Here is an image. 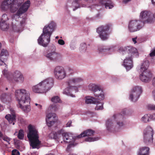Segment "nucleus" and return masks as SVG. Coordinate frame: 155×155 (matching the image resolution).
I'll use <instances>...</instances> for the list:
<instances>
[{
	"instance_id": "1",
	"label": "nucleus",
	"mask_w": 155,
	"mask_h": 155,
	"mask_svg": "<svg viewBox=\"0 0 155 155\" xmlns=\"http://www.w3.org/2000/svg\"><path fill=\"white\" fill-rule=\"evenodd\" d=\"M24 0H15L14 6L18 8L16 14L13 15L11 17L10 26L15 31H21L25 23L26 18L22 15V14L26 12L30 5L29 0H27L23 3Z\"/></svg>"
},
{
	"instance_id": "2",
	"label": "nucleus",
	"mask_w": 155,
	"mask_h": 155,
	"mask_svg": "<svg viewBox=\"0 0 155 155\" xmlns=\"http://www.w3.org/2000/svg\"><path fill=\"white\" fill-rule=\"evenodd\" d=\"M153 15L150 12L144 11L140 15V20H132L128 25V31L130 32H134L142 28L145 23H151L154 21Z\"/></svg>"
},
{
	"instance_id": "3",
	"label": "nucleus",
	"mask_w": 155,
	"mask_h": 155,
	"mask_svg": "<svg viewBox=\"0 0 155 155\" xmlns=\"http://www.w3.org/2000/svg\"><path fill=\"white\" fill-rule=\"evenodd\" d=\"M15 96L19 107L25 112H29L31 108L29 105L30 98L28 91L25 89H18L15 91Z\"/></svg>"
},
{
	"instance_id": "4",
	"label": "nucleus",
	"mask_w": 155,
	"mask_h": 155,
	"mask_svg": "<svg viewBox=\"0 0 155 155\" xmlns=\"http://www.w3.org/2000/svg\"><path fill=\"white\" fill-rule=\"evenodd\" d=\"M56 23L51 21L44 27L42 33L38 40V44L43 47H47L50 41L51 36L56 28Z\"/></svg>"
},
{
	"instance_id": "5",
	"label": "nucleus",
	"mask_w": 155,
	"mask_h": 155,
	"mask_svg": "<svg viewBox=\"0 0 155 155\" xmlns=\"http://www.w3.org/2000/svg\"><path fill=\"white\" fill-rule=\"evenodd\" d=\"M123 54L125 55L123 65L127 71H129L133 67V57H137L138 56L137 49L131 46H127L120 48Z\"/></svg>"
},
{
	"instance_id": "6",
	"label": "nucleus",
	"mask_w": 155,
	"mask_h": 155,
	"mask_svg": "<svg viewBox=\"0 0 155 155\" xmlns=\"http://www.w3.org/2000/svg\"><path fill=\"white\" fill-rule=\"evenodd\" d=\"M121 117L120 114H116L107 119L105 124L107 130L112 132L120 131L124 125L123 122L119 120Z\"/></svg>"
},
{
	"instance_id": "7",
	"label": "nucleus",
	"mask_w": 155,
	"mask_h": 155,
	"mask_svg": "<svg viewBox=\"0 0 155 155\" xmlns=\"http://www.w3.org/2000/svg\"><path fill=\"white\" fill-rule=\"evenodd\" d=\"M54 81L52 78H48L41 81L32 87L31 90L34 93L45 94L53 87Z\"/></svg>"
},
{
	"instance_id": "8",
	"label": "nucleus",
	"mask_w": 155,
	"mask_h": 155,
	"mask_svg": "<svg viewBox=\"0 0 155 155\" xmlns=\"http://www.w3.org/2000/svg\"><path fill=\"white\" fill-rule=\"evenodd\" d=\"M27 136L32 148H39L40 141L39 140V133L36 127L34 125H29L28 127Z\"/></svg>"
},
{
	"instance_id": "9",
	"label": "nucleus",
	"mask_w": 155,
	"mask_h": 155,
	"mask_svg": "<svg viewBox=\"0 0 155 155\" xmlns=\"http://www.w3.org/2000/svg\"><path fill=\"white\" fill-rule=\"evenodd\" d=\"M58 134L60 135H62L64 143H69L66 149L67 151L69 152L70 148L76 145V143L74 142V141L76 139L79 138L78 137H77V136L73 137L71 134L68 133L62 130L58 131Z\"/></svg>"
},
{
	"instance_id": "10",
	"label": "nucleus",
	"mask_w": 155,
	"mask_h": 155,
	"mask_svg": "<svg viewBox=\"0 0 155 155\" xmlns=\"http://www.w3.org/2000/svg\"><path fill=\"white\" fill-rule=\"evenodd\" d=\"M0 9L4 12L9 10L11 13H14L17 11L18 8L14 6V2L12 0H1Z\"/></svg>"
},
{
	"instance_id": "11",
	"label": "nucleus",
	"mask_w": 155,
	"mask_h": 155,
	"mask_svg": "<svg viewBox=\"0 0 155 155\" xmlns=\"http://www.w3.org/2000/svg\"><path fill=\"white\" fill-rule=\"evenodd\" d=\"M45 56L49 60L56 61L61 60L62 56L60 54L56 51V48L54 46L50 47Z\"/></svg>"
},
{
	"instance_id": "12",
	"label": "nucleus",
	"mask_w": 155,
	"mask_h": 155,
	"mask_svg": "<svg viewBox=\"0 0 155 155\" xmlns=\"http://www.w3.org/2000/svg\"><path fill=\"white\" fill-rule=\"evenodd\" d=\"M111 26V24H108L100 26L97 28V32L102 40H105L108 39L109 34L108 31Z\"/></svg>"
},
{
	"instance_id": "13",
	"label": "nucleus",
	"mask_w": 155,
	"mask_h": 155,
	"mask_svg": "<svg viewBox=\"0 0 155 155\" xmlns=\"http://www.w3.org/2000/svg\"><path fill=\"white\" fill-rule=\"evenodd\" d=\"M154 132L153 128L150 126L147 127L143 131V140L146 143L150 144L153 143V135Z\"/></svg>"
},
{
	"instance_id": "14",
	"label": "nucleus",
	"mask_w": 155,
	"mask_h": 155,
	"mask_svg": "<svg viewBox=\"0 0 155 155\" xmlns=\"http://www.w3.org/2000/svg\"><path fill=\"white\" fill-rule=\"evenodd\" d=\"M142 92V90L141 87H134L131 90L130 93L129 99L133 102L137 101L139 98Z\"/></svg>"
},
{
	"instance_id": "15",
	"label": "nucleus",
	"mask_w": 155,
	"mask_h": 155,
	"mask_svg": "<svg viewBox=\"0 0 155 155\" xmlns=\"http://www.w3.org/2000/svg\"><path fill=\"white\" fill-rule=\"evenodd\" d=\"M54 73L55 78L59 80L64 78L67 75L65 70L61 66H56L54 69Z\"/></svg>"
},
{
	"instance_id": "16",
	"label": "nucleus",
	"mask_w": 155,
	"mask_h": 155,
	"mask_svg": "<svg viewBox=\"0 0 155 155\" xmlns=\"http://www.w3.org/2000/svg\"><path fill=\"white\" fill-rule=\"evenodd\" d=\"M78 91V87L75 86H69L64 90V94L70 96L72 97H75L74 94Z\"/></svg>"
},
{
	"instance_id": "17",
	"label": "nucleus",
	"mask_w": 155,
	"mask_h": 155,
	"mask_svg": "<svg viewBox=\"0 0 155 155\" xmlns=\"http://www.w3.org/2000/svg\"><path fill=\"white\" fill-rule=\"evenodd\" d=\"M57 117L56 115L54 113H49L48 114L46 117L47 124L48 126L51 127L53 125L54 123L56 122Z\"/></svg>"
},
{
	"instance_id": "18",
	"label": "nucleus",
	"mask_w": 155,
	"mask_h": 155,
	"mask_svg": "<svg viewBox=\"0 0 155 155\" xmlns=\"http://www.w3.org/2000/svg\"><path fill=\"white\" fill-rule=\"evenodd\" d=\"M140 72V79L142 81L147 83L150 81L152 75L149 71Z\"/></svg>"
},
{
	"instance_id": "19",
	"label": "nucleus",
	"mask_w": 155,
	"mask_h": 155,
	"mask_svg": "<svg viewBox=\"0 0 155 155\" xmlns=\"http://www.w3.org/2000/svg\"><path fill=\"white\" fill-rule=\"evenodd\" d=\"M66 5L68 7L72 8L74 11L79 7L77 0H68Z\"/></svg>"
},
{
	"instance_id": "20",
	"label": "nucleus",
	"mask_w": 155,
	"mask_h": 155,
	"mask_svg": "<svg viewBox=\"0 0 155 155\" xmlns=\"http://www.w3.org/2000/svg\"><path fill=\"white\" fill-rule=\"evenodd\" d=\"M150 148L147 147H143L140 148L137 155H149Z\"/></svg>"
},
{
	"instance_id": "21",
	"label": "nucleus",
	"mask_w": 155,
	"mask_h": 155,
	"mask_svg": "<svg viewBox=\"0 0 155 155\" xmlns=\"http://www.w3.org/2000/svg\"><path fill=\"white\" fill-rule=\"evenodd\" d=\"M88 88L90 90L94 92V94L96 93L101 88V86L98 84L91 83L88 85Z\"/></svg>"
},
{
	"instance_id": "22",
	"label": "nucleus",
	"mask_w": 155,
	"mask_h": 155,
	"mask_svg": "<svg viewBox=\"0 0 155 155\" xmlns=\"http://www.w3.org/2000/svg\"><path fill=\"white\" fill-rule=\"evenodd\" d=\"M83 82V79L81 77H75L70 78L68 81V83L71 84H79Z\"/></svg>"
},
{
	"instance_id": "23",
	"label": "nucleus",
	"mask_w": 155,
	"mask_h": 155,
	"mask_svg": "<svg viewBox=\"0 0 155 155\" xmlns=\"http://www.w3.org/2000/svg\"><path fill=\"white\" fill-rule=\"evenodd\" d=\"M5 118L7 120L9 123H12L13 125L15 124V123L13 122L15 120V111L12 110L11 115L8 114L5 117Z\"/></svg>"
},
{
	"instance_id": "24",
	"label": "nucleus",
	"mask_w": 155,
	"mask_h": 155,
	"mask_svg": "<svg viewBox=\"0 0 155 155\" xmlns=\"http://www.w3.org/2000/svg\"><path fill=\"white\" fill-rule=\"evenodd\" d=\"M8 53L7 50L5 49L2 50L0 56L1 61L2 62L6 61L8 58Z\"/></svg>"
},
{
	"instance_id": "25",
	"label": "nucleus",
	"mask_w": 155,
	"mask_h": 155,
	"mask_svg": "<svg viewBox=\"0 0 155 155\" xmlns=\"http://www.w3.org/2000/svg\"><path fill=\"white\" fill-rule=\"evenodd\" d=\"M100 3L105 5V8L107 9H110L113 7V5L111 2L109 0H100Z\"/></svg>"
},
{
	"instance_id": "26",
	"label": "nucleus",
	"mask_w": 155,
	"mask_h": 155,
	"mask_svg": "<svg viewBox=\"0 0 155 155\" xmlns=\"http://www.w3.org/2000/svg\"><path fill=\"white\" fill-rule=\"evenodd\" d=\"M94 132L91 130H88L84 131L80 135L77 136V137L80 138L85 136H91L93 135Z\"/></svg>"
},
{
	"instance_id": "27",
	"label": "nucleus",
	"mask_w": 155,
	"mask_h": 155,
	"mask_svg": "<svg viewBox=\"0 0 155 155\" xmlns=\"http://www.w3.org/2000/svg\"><path fill=\"white\" fill-rule=\"evenodd\" d=\"M149 66V62L148 61L146 60L143 61L140 66V71H149L148 68Z\"/></svg>"
},
{
	"instance_id": "28",
	"label": "nucleus",
	"mask_w": 155,
	"mask_h": 155,
	"mask_svg": "<svg viewBox=\"0 0 155 155\" xmlns=\"http://www.w3.org/2000/svg\"><path fill=\"white\" fill-rule=\"evenodd\" d=\"M98 50L99 53L102 54L109 53L110 51H114V49L112 47H110L107 48H105L102 47H100L98 48Z\"/></svg>"
},
{
	"instance_id": "29",
	"label": "nucleus",
	"mask_w": 155,
	"mask_h": 155,
	"mask_svg": "<svg viewBox=\"0 0 155 155\" xmlns=\"http://www.w3.org/2000/svg\"><path fill=\"white\" fill-rule=\"evenodd\" d=\"M94 95L100 100H102L104 98V93L101 88L96 93H94Z\"/></svg>"
},
{
	"instance_id": "30",
	"label": "nucleus",
	"mask_w": 155,
	"mask_h": 155,
	"mask_svg": "<svg viewBox=\"0 0 155 155\" xmlns=\"http://www.w3.org/2000/svg\"><path fill=\"white\" fill-rule=\"evenodd\" d=\"M151 114H145L141 118L140 121L143 123H147L151 120Z\"/></svg>"
},
{
	"instance_id": "31",
	"label": "nucleus",
	"mask_w": 155,
	"mask_h": 155,
	"mask_svg": "<svg viewBox=\"0 0 155 155\" xmlns=\"http://www.w3.org/2000/svg\"><path fill=\"white\" fill-rule=\"evenodd\" d=\"M85 103L86 104H94L96 103L95 99L93 97L87 96L85 98Z\"/></svg>"
},
{
	"instance_id": "32",
	"label": "nucleus",
	"mask_w": 155,
	"mask_h": 155,
	"mask_svg": "<svg viewBox=\"0 0 155 155\" xmlns=\"http://www.w3.org/2000/svg\"><path fill=\"white\" fill-rule=\"evenodd\" d=\"M49 138L53 139H57L60 138L61 137L60 135L58 134H57L54 132L51 133L48 135Z\"/></svg>"
},
{
	"instance_id": "33",
	"label": "nucleus",
	"mask_w": 155,
	"mask_h": 155,
	"mask_svg": "<svg viewBox=\"0 0 155 155\" xmlns=\"http://www.w3.org/2000/svg\"><path fill=\"white\" fill-rule=\"evenodd\" d=\"M0 27L3 31H5L9 28V25L6 22L0 21Z\"/></svg>"
},
{
	"instance_id": "34",
	"label": "nucleus",
	"mask_w": 155,
	"mask_h": 155,
	"mask_svg": "<svg viewBox=\"0 0 155 155\" xmlns=\"http://www.w3.org/2000/svg\"><path fill=\"white\" fill-rule=\"evenodd\" d=\"M87 48V45L84 42L81 44L79 50L81 52H84L86 51Z\"/></svg>"
},
{
	"instance_id": "35",
	"label": "nucleus",
	"mask_w": 155,
	"mask_h": 155,
	"mask_svg": "<svg viewBox=\"0 0 155 155\" xmlns=\"http://www.w3.org/2000/svg\"><path fill=\"white\" fill-rule=\"evenodd\" d=\"M103 109V103L101 102H97L95 110H102Z\"/></svg>"
},
{
	"instance_id": "36",
	"label": "nucleus",
	"mask_w": 155,
	"mask_h": 155,
	"mask_svg": "<svg viewBox=\"0 0 155 155\" xmlns=\"http://www.w3.org/2000/svg\"><path fill=\"white\" fill-rule=\"evenodd\" d=\"M51 101L54 103H60L61 100L59 97L57 96H54L51 99Z\"/></svg>"
},
{
	"instance_id": "37",
	"label": "nucleus",
	"mask_w": 155,
	"mask_h": 155,
	"mask_svg": "<svg viewBox=\"0 0 155 155\" xmlns=\"http://www.w3.org/2000/svg\"><path fill=\"white\" fill-rule=\"evenodd\" d=\"M99 139L100 138L99 137H88L86 138L85 139V140L86 141L91 142L97 141L99 140Z\"/></svg>"
},
{
	"instance_id": "38",
	"label": "nucleus",
	"mask_w": 155,
	"mask_h": 155,
	"mask_svg": "<svg viewBox=\"0 0 155 155\" xmlns=\"http://www.w3.org/2000/svg\"><path fill=\"white\" fill-rule=\"evenodd\" d=\"M21 74V73L19 71H15L13 74V78L14 80L15 81Z\"/></svg>"
},
{
	"instance_id": "39",
	"label": "nucleus",
	"mask_w": 155,
	"mask_h": 155,
	"mask_svg": "<svg viewBox=\"0 0 155 155\" xmlns=\"http://www.w3.org/2000/svg\"><path fill=\"white\" fill-rule=\"evenodd\" d=\"M24 132L22 130H20L19 131L18 134V137L20 139H23L24 137Z\"/></svg>"
},
{
	"instance_id": "40",
	"label": "nucleus",
	"mask_w": 155,
	"mask_h": 155,
	"mask_svg": "<svg viewBox=\"0 0 155 155\" xmlns=\"http://www.w3.org/2000/svg\"><path fill=\"white\" fill-rule=\"evenodd\" d=\"M9 19L7 15L6 14H4L2 16V18L0 19V21L6 22Z\"/></svg>"
},
{
	"instance_id": "41",
	"label": "nucleus",
	"mask_w": 155,
	"mask_h": 155,
	"mask_svg": "<svg viewBox=\"0 0 155 155\" xmlns=\"http://www.w3.org/2000/svg\"><path fill=\"white\" fill-rule=\"evenodd\" d=\"M16 82L22 83L24 81V78L23 75L21 74L20 76L16 79L15 81Z\"/></svg>"
},
{
	"instance_id": "42",
	"label": "nucleus",
	"mask_w": 155,
	"mask_h": 155,
	"mask_svg": "<svg viewBox=\"0 0 155 155\" xmlns=\"http://www.w3.org/2000/svg\"><path fill=\"white\" fill-rule=\"evenodd\" d=\"M8 98V96L5 93L2 94L1 96V99L3 102H5Z\"/></svg>"
},
{
	"instance_id": "43",
	"label": "nucleus",
	"mask_w": 155,
	"mask_h": 155,
	"mask_svg": "<svg viewBox=\"0 0 155 155\" xmlns=\"http://www.w3.org/2000/svg\"><path fill=\"white\" fill-rule=\"evenodd\" d=\"M58 107L54 104L51 105L49 107L50 109L51 110L55 111L58 109Z\"/></svg>"
},
{
	"instance_id": "44",
	"label": "nucleus",
	"mask_w": 155,
	"mask_h": 155,
	"mask_svg": "<svg viewBox=\"0 0 155 155\" xmlns=\"http://www.w3.org/2000/svg\"><path fill=\"white\" fill-rule=\"evenodd\" d=\"M12 155H20L19 152L16 150H14L12 151Z\"/></svg>"
},
{
	"instance_id": "45",
	"label": "nucleus",
	"mask_w": 155,
	"mask_h": 155,
	"mask_svg": "<svg viewBox=\"0 0 155 155\" xmlns=\"http://www.w3.org/2000/svg\"><path fill=\"white\" fill-rule=\"evenodd\" d=\"M58 43L59 45H63L65 44L64 40L61 39H59L58 40Z\"/></svg>"
},
{
	"instance_id": "46",
	"label": "nucleus",
	"mask_w": 155,
	"mask_h": 155,
	"mask_svg": "<svg viewBox=\"0 0 155 155\" xmlns=\"http://www.w3.org/2000/svg\"><path fill=\"white\" fill-rule=\"evenodd\" d=\"M150 56L151 57H152L155 56V48L152 49L150 53Z\"/></svg>"
},
{
	"instance_id": "47",
	"label": "nucleus",
	"mask_w": 155,
	"mask_h": 155,
	"mask_svg": "<svg viewBox=\"0 0 155 155\" xmlns=\"http://www.w3.org/2000/svg\"><path fill=\"white\" fill-rule=\"evenodd\" d=\"M2 138L4 141H6L7 143H9V142L11 140L10 138L7 136H5L3 137H2Z\"/></svg>"
},
{
	"instance_id": "48",
	"label": "nucleus",
	"mask_w": 155,
	"mask_h": 155,
	"mask_svg": "<svg viewBox=\"0 0 155 155\" xmlns=\"http://www.w3.org/2000/svg\"><path fill=\"white\" fill-rule=\"evenodd\" d=\"M70 46L72 49L74 50L76 48V44L75 43H71L70 45Z\"/></svg>"
},
{
	"instance_id": "49",
	"label": "nucleus",
	"mask_w": 155,
	"mask_h": 155,
	"mask_svg": "<svg viewBox=\"0 0 155 155\" xmlns=\"http://www.w3.org/2000/svg\"><path fill=\"white\" fill-rule=\"evenodd\" d=\"M86 2H89L91 3H93L92 5H94L95 4V2L96 0H85Z\"/></svg>"
},
{
	"instance_id": "50",
	"label": "nucleus",
	"mask_w": 155,
	"mask_h": 155,
	"mask_svg": "<svg viewBox=\"0 0 155 155\" xmlns=\"http://www.w3.org/2000/svg\"><path fill=\"white\" fill-rule=\"evenodd\" d=\"M35 105L37 107L38 109L39 110H41L42 109V105L39 104H38L37 103H35Z\"/></svg>"
},
{
	"instance_id": "51",
	"label": "nucleus",
	"mask_w": 155,
	"mask_h": 155,
	"mask_svg": "<svg viewBox=\"0 0 155 155\" xmlns=\"http://www.w3.org/2000/svg\"><path fill=\"white\" fill-rule=\"evenodd\" d=\"M149 109H155V105H149L148 106Z\"/></svg>"
},
{
	"instance_id": "52",
	"label": "nucleus",
	"mask_w": 155,
	"mask_h": 155,
	"mask_svg": "<svg viewBox=\"0 0 155 155\" xmlns=\"http://www.w3.org/2000/svg\"><path fill=\"white\" fill-rule=\"evenodd\" d=\"M152 84L153 87H155V77L152 80Z\"/></svg>"
},
{
	"instance_id": "53",
	"label": "nucleus",
	"mask_w": 155,
	"mask_h": 155,
	"mask_svg": "<svg viewBox=\"0 0 155 155\" xmlns=\"http://www.w3.org/2000/svg\"><path fill=\"white\" fill-rule=\"evenodd\" d=\"M72 123V121L71 120H69L68 122L67 123L66 125V126L67 127H70L71 126V125Z\"/></svg>"
},
{
	"instance_id": "54",
	"label": "nucleus",
	"mask_w": 155,
	"mask_h": 155,
	"mask_svg": "<svg viewBox=\"0 0 155 155\" xmlns=\"http://www.w3.org/2000/svg\"><path fill=\"white\" fill-rule=\"evenodd\" d=\"M151 120H155V114H153V115H151Z\"/></svg>"
},
{
	"instance_id": "55",
	"label": "nucleus",
	"mask_w": 155,
	"mask_h": 155,
	"mask_svg": "<svg viewBox=\"0 0 155 155\" xmlns=\"http://www.w3.org/2000/svg\"><path fill=\"white\" fill-rule=\"evenodd\" d=\"M137 37H135L134 38H132L133 42L135 44H136L137 42Z\"/></svg>"
},
{
	"instance_id": "56",
	"label": "nucleus",
	"mask_w": 155,
	"mask_h": 155,
	"mask_svg": "<svg viewBox=\"0 0 155 155\" xmlns=\"http://www.w3.org/2000/svg\"><path fill=\"white\" fill-rule=\"evenodd\" d=\"M152 95L153 97V99L155 101V90H153L152 91Z\"/></svg>"
},
{
	"instance_id": "57",
	"label": "nucleus",
	"mask_w": 155,
	"mask_h": 155,
	"mask_svg": "<svg viewBox=\"0 0 155 155\" xmlns=\"http://www.w3.org/2000/svg\"><path fill=\"white\" fill-rule=\"evenodd\" d=\"M4 110V107L3 106L0 104V112Z\"/></svg>"
},
{
	"instance_id": "58",
	"label": "nucleus",
	"mask_w": 155,
	"mask_h": 155,
	"mask_svg": "<svg viewBox=\"0 0 155 155\" xmlns=\"http://www.w3.org/2000/svg\"><path fill=\"white\" fill-rule=\"evenodd\" d=\"M3 134L2 132H0V139L2 138Z\"/></svg>"
},
{
	"instance_id": "59",
	"label": "nucleus",
	"mask_w": 155,
	"mask_h": 155,
	"mask_svg": "<svg viewBox=\"0 0 155 155\" xmlns=\"http://www.w3.org/2000/svg\"><path fill=\"white\" fill-rule=\"evenodd\" d=\"M130 0H124L123 2L124 3H126L127 2L130 1Z\"/></svg>"
},
{
	"instance_id": "60",
	"label": "nucleus",
	"mask_w": 155,
	"mask_h": 155,
	"mask_svg": "<svg viewBox=\"0 0 155 155\" xmlns=\"http://www.w3.org/2000/svg\"><path fill=\"white\" fill-rule=\"evenodd\" d=\"M7 71L6 70H4L3 71V73L4 74H5L7 73Z\"/></svg>"
},
{
	"instance_id": "61",
	"label": "nucleus",
	"mask_w": 155,
	"mask_h": 155,
	"mask_svg": "<svg viewBox=\"0 0 155 155\" xmlns=\"http://www.w3.org/2000/svg\"><path fill=\"white\" fill-rule=\"evenodd\" d=\"M59 38V37L58 36H56L55 37L56 39H58Z\"/></svg>"
},
{
	"instance_id": "62",
	"label": "nucleus",
	"mask_w": 155,
	"mask_h": 155,
	"mask_svg": "<svg viewBox=\"0 0 155 155\" xmlns=\"http://www.w3.org/2000/svg\"><path fill=\"white\" fill-rule=\"evenodd\" d=\"M17 132H15L14 134V135H16L17 134Z\"/></svg>"
},
{
	"instance_id": "63",
	"label": "nucleus",
	"mask_w": 155,
	"mask_h": 155,
	"mask_svg": "<svg viewBox=\"0 0 155 155\" xmlns=\"http://www.w3.org/2000/svg\"><path fill=\"white\" fill-rule=\"evenodd\" d=\"M69 155H76L74 154H73L70 153V154H69Z\"/></svg>"
},
{
	"instance_id": "64",
	"label": "nucleus",
	"mask_w": 155,
	"mask_h": 155,
	"mask_svg": "<svg viewBox=\"0 0 155 155\" xmlns=\"http://www.w3.org/2000/svg\"><path fill=\"white\" fill-rule=\"evenodd\" d=\"M85 5H83L82 6V7H85Z\"/></svg>"
}]
</instances>
